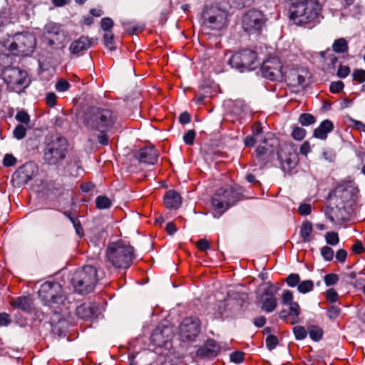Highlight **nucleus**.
<instances>
[{
  "instance_id": "8",
  "label": "nucleus",
  "mask_w": 365,
  "mask_h": 365,
  "mask_svg": "<svg viewBox=\"0 0 365 365\" xmlns=\"http://www.w3.org/2000/svg\"><path fill=\"white\" fill-rule=\"evenodd\" d=\"M4 82L14 91L19 93L26 88L30 80L26 71L16 67H6L2 73Z\"/></svg>"
},
{
  "instance_id": "26",
  "label": "nucleus",
  "mask_w": 365,
  "mask_h": 365,
  "mask_svg": "<svg viewBox=\"0 0 365 365\" xmlns=\"http://www.w3.org/2000/svg\"><path fill=\"white\" fill-rule=\"evenodd\" d=\"M284 76L285 79L293 86L302 85L305 81L304 77L297 71H292L287 76L286 74Z\"/></svg>"
},
{
  "instance_id": "57",
  "label": "nucleus",
  "mask_w": 365,
  "mask_h": 365,
  "mask_svg": "<svg viewBox=\"0 0 365 365\" xmlns=\"http://www.w3.org/2000/svg\"><path fill=\"white\" fill-rule=\"evenodd\" d=\"M197 248L201 251H205L210 248V242L205 239H201L197 242Z\"/></svg>"
},
{
  "instance_id": "31",
  "label": "nucleus",
  "mask_w": 365,
  "mask_h": 365,
  "mask_svg": "<svg viewBox=\"0 0 365 365\" xmlns=\"http://www.w3.org/2000/svg\"><path fill=\"white\" fill-rule=\"evenodd\" d=\"M299 122L303 126L311 125L316 122L315 117L309 113H302L299 117Z\"/></svg>"
},
{
  "instance_id": "42",
  "label": "nucleus",
  "mask_w": 365,
  "mask_h": 365,
  "mask_svg": "<svg viewBox=\"0 0 365 365\" xmlns=\"http://www.w3.org/2000/svg\"><path fill=\"white\" fill-rule=\"evenodd\" d=\"M353 79L359 83L365 82V70L356 69L352 73Z\"/></svg>"
},
{
  "instance_id": "45",
  "label": "nucleus",
  "mask_w": 365,
  "mask_h": 365,
  "mask_svg": "<svg viewBox=\"0 0 365 365\" xmlns=\"http://www.w3.org/2000/svg\"><path fill=\"white\" fill-rule=\"evenodd\" d=\"M55 87L58 92H64L69 89L71 85L67 81L61 79L56 83Z\"/></svg>"
},
{
  "instance_id": "4",
  "label": "nucleus",
  "mask_w": 365,
  "mask_h": 365,
  "mask_svg": "<svg viewBox=\"0 0 365 365\" xmlns=\"http://www.w3.org/2000/svg\"><path fill=\"white\" fill-rule=\"evenodd\" d=\"M71 281L76 292L80 294L89 293L97 283V270L91 265L84 266L74 272Z\"/></svg>"
},
{
  "instance_id": "20",
  "label": "nucleus",
  "mask_w": 365,
  "mask_h": 365,
  "mask_svg": "<svg viewBox=\"0 0 365 365\" xmlns=\"http://www.w3.org/2000/svg\"><path fill=\"white\" fill-rule=\"evenodd\" d=\"M91 45V39L87 36H82L78 39L71 43L69 46V50L72 54H78L89 48Z\"/></svg>"
},
{
  "instance_id": "47",
  "label": "nucleus",
  "mask_w": 365,
  "mask_h": 365,
  "mask_svg": "<svg viewBox=\"0 0 365 365\" xmlns=\"http://www.w3.org/2000/svg\"><path fill=\"white\" fill-rule=\"evenodd\" d=\"M230 361L235 364H240L244 360V353L241 351H235L230 354Z\"/></svg>"
},
{
  "instance_id": "5",
  "label": "nucleus",
  "mask_w": 365,
  "mask_h": 365,
  "mask_svg": "<svg viewBox=\"0 0 365 365\" xmlns=\"http://www.w3.org/2000/svg\"><path fill=\"white\" fill-rule=\"evenodd\" d=\"M38 296L45 305L53 309L60 308V306L64 305L66 302V297L63 294L61 286L56 282L43 283L38 290Z\"/></svg>"
},
{
  "instance_id": "43",
  "label": "nucleus",
  "mask_w": 365,
  "mask_h": 365,
  "mask_svg": "<svg viewBox=\"0 0 365 365\" xmlns=\"http://www.w3.org/2000/svg\"><path fill=\"white\" fill-rule=\"evenodd\" d=\"M26 133V128L23 125H18L14 130V136L18 139H23Z\"/></svg>"
},
{
  "instance_id": "7",
  "label": "nucleus",
  "mask_w": 365,
  "mask_h": 365,
  "mask_svg": "<svg viewBox=\"0 0 365 365\" xmlns=\"http://www.w3.org/2000/svg\"><path fill=\"white\" fill-rule=\"evenodd\" d=\"M67 140L65 138L58 136L48 142L44 150L43 159L49 165H56L66 157Z\"/></svg>"
},
{
  "instance_id": "14",
  "label": "nucleus",
  "mask_w": 365,
  "mask_h": 365,
  "mask_svg": "<svg viewBox=\"0 0 365 365\" xmlns=\"http://www.w3.org/2000/svg\"><path fill=\"white\" fill-rule=\"evenodd\" d=\"M200 322L196 317H186L180 326V333L182 339L194 340L200 334Z\"/></svg>"
},
{
  "instance_id": "6",
  "label": "nucleus",
  "mask_w": 365,
  "mask_h": 365,
  "mask_svg": "<svg viewBox=\"0 0 365 365\" xmlns=\"http://www.w3.org/2000/svg\"><path fill=\"white\" fill-rule=\"evenodd\" d=\"M239 193L232 187L219 189L212 196L211 205L214 217H220L230 206L235 204Z\"/></svg>"
},
{
  "instance_id": "15",
  "label": "nucleus",
  "mask_w": 365,
  "mask_h": 365,
  "mask_svg": "<svg viewBox=\"0 0 365 365\" xmlns=\"http://www.w3.org/2000/svg\"><path fill=\"white\" fill-rule=\"evenodd\" d=\"M45 33L48 35L49 43L63 44L66 38V32L61 29L58 24L50 22L45 26Z\"/></svg>"
},
{
  "instance_id": "33",
  "label": "nucleus",
  "mask_w": 365,
  "mask_h": 365,
  "mask_svg": "<svg viewBox=\"0 0 365 365\" xmlns=\"http://www.w3.org/2000/svg\"><path fill=\"white\" fill-rule=\"evenodd\" d=\"M314 288V282L312 280H304L300 282L297 287V290L302 294H306L312 291Z\"/></svg>"
},
{
  "instance_id": "59",
  "label": "nucleus",
  "mask_w": 365,
  "mask_h": 365,
  "mask_svg": "<svg viewBox=\"0 0 365 365\" xmlns=\"http://www.w3.org/2000/svg\"><path fill=\"white\" fill-rule=\"evenodd\" d=\"M347 257V252L344 249H340L336 252V259L341 263L345 262Z\"/></svg>"
},
{
  "instance_id": "56",
  "label": "nucleus",
  "mask_w": 365,
  "mask_h": 365,
  "mask_svg": "<svg viewBox=\"0 0 365 365\" xmlns=\"http://www.w3.org/2000/svg\"><path fill=\"white\" fill-rule=\"evenodd\" d=\"M350 73V68L347 66H339L338 71H337V76L339 78H345Z\"/></svg>"
},
{
  "instance_id": "30",
  "label": "nucleus",
  "mask_w": 365,
  "mask_h": 365,
  "mask_svg": "<svg viewBox=\"0 0 365 365\" xmlns=\"http://www.w3.org/2000/svg\"><path fill=\"white\" fill-rule=\"evenodd\" d=\"M96 204L100 210L108 209L112 205V200L106 196L99 195L96 199Z\"/></svg>"
},
{
  "instance_id": "32",
  "label": "nucleus",
  "mask_w": 365,
  "mask_h": 365,
  "mask_svg": "<svg viewBox=\"0 0 365 365\" xmlns=\"http://www.w3.org/2000/svg\"><path fill=\"white\" fill-rule=\"evenodd\" d=\"M308 331L309 337L315 341H319L323 335L322 329L317 326L310 327Z\"/></svg>"
},
{
  "instance_id": "10",
  "label": "nucleus",
  "mask_w": 365,
  "mask_h": 365,
  "mask_svg": "<svg viewBox=\"0 0 365 365\" xmlns=\"http://www.w3.org/2000/svg\"><path fill=\"white\" fill-rule=\"evenodd\" d=\"M263 76L271 81H282L285 75L283 65L277 57H270L266 59L261 67Z\"/></svg>"
},
{
  "instance_id": "29",
  "label": "nucleus",
  "mask_w": 365,
  "mask_h": 365,
  "mask_svg": "<svg viewBox=\"0 0 365 365\" xmlns=\"http://www.w3.org/2000/svg\"><path fill=\"white\" fill-rule=\"evenodd\" d=\"M76 315L83 319H86L91 317L93 312L90 307L86 304H82L76 308Z\"/></svg>"
},
{
  "instance_id": "39",
  "label": "nucleus",
  "mask_w": 365,
  "mask_h": 365,
  "mask_svg": "<svg viewBox=\"0 0 365 365\" xmlns=\"http://www.w3.org/2000/svg\"><path fill=\"white\" fill-rule=\"evenodd\" d=\"M293 298V293L290 290L285 289L283 291L282 294V304L284 305H289L294 302Z\"/></svg>"
},
{
  "instance_id": "64",
  "label": "nucleus",
  "mask_w": 365,
  "mask_h": 365,
  "mask_svg": "<svg viewBox=\"0 0 365 365\" xmlns=\"http://www.w3.org/2000/svg\"><path fill=\"white\" fill-rule=\"evenodd\" d=\"M179 121L181 124H187L190 121V116L188 113L184 112L179 116Z\"/></svg>"
},
{
  "instance_id": "27",
  "label": "nucleus",
  "mask_w": 365,
  "mask_h": 365,
  "mask_svg": "<svg viewBox=\"0 0 365 365\" xmlns=\"http://www.w3.org/2000/svg\"><path fill=\"white\" fill-rule=\"evenodd\" d=\"M349 46L346 40L340 38L334 41L332 44V49L335 53H343L348 51Z\"/></svg>"
},
{
  "instance_id": "21",
  "label": "nucleus",
  "mask_w": 365,
  "mask_h": 365,
  "mask_svg": "<svg viewBox=\"0 0 365 365\" xmlns=\"http://www.w3.org/2000/svg\"><path fill=\"white\" fill-rule=\"evenodd\" d=\"M333 129V123L329 120H324L314 130V136L321 140H325L327 138V134L332 131Z\"/></svg>"
},
{
  "instance_id": "55",
  "label": "nucleus",
  "mask_w": 365,
  "mask_h": 365,
  "mask_svg": "<svg viewBox=\"0 0 365 365\" xmlns=\"http://www.w3.org/2000/svg\"><path fill=\"white\" fill-rule=\"evenodd\" d=\"M56 95L54 93L51 92L46 95V102L48 106L53 107L56 105Z\"/></svg>"
},
{
  "instance_id": "34",
  "label": "nucleus",
  "mask_w": 365,
  "mask_h": 365,
  "mask_svg": "<svg viewBox=\"0 0 365 365\" xmlns=\"http://www.w3.org/2000/svg\"><path fill=\"white\" fill-rule=\"evenodd\" d=\"M165 331H168V329L165 330H161L159 328L156 329L151 336L153 341L158 345L165 343L168 340V339H165L163 336Z\"/></svg>"
},
{
  "instance_id": "28",
  "label": "nucleus",
  "mask_w": 365,
  "mask_h": 365,
  "mask_svg": "<svg viewBox=\"0 0 365 365\" xmlns=\"http://www.w3.org/2000/svg\"><path fill=\"white\" fill-rule=\"evenodd\" d=\"M289 316L292 317L290 324H295L299 322V316L300 314V307L299 304L294 302L289 304Z\"/></svg>"
},
{
  "instance_id": "62",
  "label": "nucleus",
  "mask_w": 365,
  "mask_h": 365,
  "mask_svg": "<svg viewBox=\"0 0 365 365\" xmlns=\"http://www.w3.org/2000/svg\"><path fill=\"white\" fill-rule=\"evenodd\" d=\"M326 215L328 216L329 220L331 222L339 223L341 222H344L346 220V218L343 216H341V217H338L336 215L334 216L332 214H329L328 212H326Z\"/></svg>"
},
{
  "instance_id": "12",
  "label": "nucleus",
  "mask_w": 365,
  "mask_h": 365,
  "mask_svg": "<svg viewBox=\"0 0 365 365\" xmlns=\"http://www.w3.org/2000/svg\"><path fill=\"white\" fill-rule=\"evenodd\" d=\"M36 43V39L30 33H19L14 35L11 43L10 50H18L21 53L32 51Z\"/></svg>"
},
{
  "instance_id": "22",
  "label": "nucleus",
  "mask_w": 365,
  "mask_h": 365,
  "mask_svg": "<svg viewBox=\"0 0 365 365\" xmlns=\"http://www.w3.org/2000/svg\"><path fill=\"white\" fill-rule=\"evenodd\" d=\"M181 202L180 195L174 190H169L164 197V203L168 209H177Z\"/></svg>"
},
{
  "instance_id": "41",
  "label": "nucleus",
  "mask_w": 365,
  "mask_h": 365,
  "mask_svg": "<svg viewBox=\"0 0 365 365\" xmlns=\"http://www.w3.org/2000/svg\"><path fill=\"white\" fill-rule=\"evenodd\" d=\"M105 45L107 48H108L110 51L115 49V46L113 45V35L110 31L106 32L103 36Z\"/></svg>"
},
{
  "instance_id": "38",
  "label": "nucleus",
  "mask_w": 365,
  "mask_h": 365,
  "mask_svg": "<svg viewBox=\"0 0 365 365\" xmlns=\"http://www.w3.org/2000/svg\"><path fill=\"white\" fill-rule=\"evenodd\" d=\"M306 135L305 129L296 126L293 128L292 136L297 140H302L304 139Z\"/></svg>"
},
{
  "instance_id": "50",
  "label": "nucleus",
  "mask_w": 365,
  "mask_h": 365,
  "mask_svg": "<svg viewBox=\"0 0 365 365\" xmlns=\"http://www.w3.org/2000/svg\"><path fill=\"white\" fill-rule=\"evenodd\" d=\"M338 280L339 277L336 274H328L324 276V282L327 286L335 284Z\"/></svg>"
},
{
  "instance_id": "3",
  "label": "nucleus",
  "mask_w": 365,
  "mask_h": 365,
  "mask_svg": "<svg viewBox=\"0 0 365 365\" xmlns=\"http://www.w3.org/2000/svg\"><path fill=\"white\" fill-rule=\"evenodd\" d=\"M108 260L117 268H128L134 257L133 247L122 242L111 243L106 251Z\"/></svg>"
},
{
  "instance_id": "25",
  "label": "nucleus",
  "mask_w": 365,
  "mask_h": 365,
  "mask_svg": "<svg viewBox=\"0 0 365 365\" xmlns=\"http://www.w3.org/2000/svg\"><path fill=\"white\" fill-rule=\"evenodd\" d=\"M36 167L33 164H26L19 168L17 173L19 176L26 181L32 178Z\"/></svg>"
},
{
  "instance_id": "23",
  "label": "nucleus",
  "mask_w": 365,
  "mask_h": 365,
  "mask_svg": "<svg viewBox=\"0 0 365 365\" xmlns=\"http://www.w3.org/2000/svg\"><path fill=\"white\" fill-rule=\"evenodd\" d=\"M11 304L13 307L27 312L31 311L33 305L31 299L28 297H17L11 302Z\"/></svg>"
},
{
  "instance_id": "37",
  "label": "nucleus",
  "mask_w": 365,
  "mask_h": 365,
  "mask_svg": "<svg viewBox=\"0 0 365 365\" xmlns=\"http://www.w3.org/2000/svg\"><path fill=\"white\" fill-rule=\"evenodd\" d=\"M327 244L334 246L339 243V239L338 234L334 232H328L325 236Z\"/></svg>"
},
{
  "instance_id": "61",
  "label": "nucleus",
  "mask_w": 365,
  "mask_h": 365,
  "mask_svg": "<svg viewBox=\"0 0 365 365\" xmlns=\"http://www.w3.org/2000/svg\"><path fill=\"white\" fill-rule=\"evenodd\" d=\"M353 252L356 254H361L364 252L362 242L360 240H357L352 247Z\"/></svg>"
},
{
  "instance_id": "18",
  "label": "nucleus",
  "mask_w": 365,
  "mask_h": 365,
  "mask_svg": "<svg viewBox=\"0 0 365 365\" xmlns=\"http://www.w3.org/2000/svg\"><path fill=\"white\" fill-rule=\"evenodd\" d=\"M220 350V346L215 340L208 339L205 344L197 350V355L212 358L217 356Z\"/></svg>"
},
{
  "instance_id": "44",
  "label": "nucleus",
  "mask_w": 365,
  "mask_h": 365,
  "mask_svg": "<svg viewBox=\"0 0 365 365\" xmlns=\"http://www.w3.org/2000/svg\"><path fill=\"white\" fill-rule=\"evenodd\" d=\"M278 344V339L274 335H269L266 339V346L269 350L274 349Z\"/></svg>"
},
{
  "instance_id": "36",
  "label": "nucleus",
  "mask_w": 365,
  "mask_h": 365,
  "mask_svg": "<svg viewBox=\"0 0 365 365\" xmlns=\"http://www.w3.org/2000/svg\"><path fill=\"white\" fill-rule=\"evenodd\" d=\"M287 285L290 287H298L300 283V277L298 274H290L286 279Z\"/></svg>"
},
{
  "instance_id": "51",
  "label": "nucleus",
  "mask_w": 365,
  "mask_h": 365,
  "mask_svg": "<svg viewBox=\"0 0 365 365\" xmlns=\"http://www.w3.org/2000/svg\"><path fill=\"white\" fill-rule=\"evenodd\" d=\"M16 158L12 155L11 154H6L4 160H3V164L6 167H10L13 166L16 164Z\"/></svg>"
},
{
  "instance_id": "46",
  "label": "nucleus",
  "mask_w": 365,
  "mask_h": 365,
  "mask_svg": "<svg viewBox=\"0 0 365 365\" xmlns=\"http://www.w3.org/2000/svg\"><path fill=\"white\" fill-rule=\"evenodd\" d=\"M16 119L18 121L21 122V123H24L26 125L29 124V123L30 121L29 115L24 110L19 111L16 113Z\"/></svg>"
},
{
  "instance_id": "1",
  "label": "nucleus",
  "mask_w": 365,
  "mask_h": 365,
  "mask_svg": "<svg viewBox=\"0 0 365 365\" xmlns=\"http://www.w3.org/2000/svg\"><path fill=\"white\" fill-rule=\"evenodd\" d=\"M322 6L317 0L293 3L289 9V18L297 25L319 22Z\"/></svg>"
},
{
  "instance_id": "13",
  "label": "nucleus",
  "mask_w": 365,
  "mask_h": 365,
  "mask_svg": "<svg viewBox=\"0 0 365 365\" xmlns=\"http://www.w3.org/2000/svg\"><path fill=\"white\" fill-rule=\"evenodd\" d=\"M264 24L263 14L259 10H250L247 11L242 20V26L247 32L259 31Z\"/></svg>"
},
{
  "instance_id": "16",
  "label": "nucleus",
  "mask_w": 365,
  "mask_h": 365,
  "mask_svg": "<svg viewBox=\"0 0 365 365\" xmlns=\"http://www.w3.org/2000/svg\"><path fill=\"white\" fill-rule=\"evenodd\" d=\"M277 289L272 284H269L264 290L262 297V311L270 313L272 312L277 307V298L275 294Z\"/></svg>"
},
{
  "instance_id": "49",
  "label": "nucleus",
  "mask_w": 365,
  "mask_h": 365,
  "mask_svg": "<svg viewBox=\"0 0 365 365\" xmlns=\"http://www.w3.org/2000/svg\"><path fill=\"white\" fill-rule=\"evenodd\" d=\"M113 26V20L108 17L102 19L101 20V28L106 32L110 31V29Z\"/></svg>"
},
{
  "instance_id": "63",
  "label": "nucleus",
  "mask_w": 365,
  "mask_h": 365,
  "mask_svg": "<svg viewBox=\"0 0 365 365\" xmlns=\"http://www.w3.org/2000/svg\"><path fill=\"white\" fill-rule=\"evenodd\" d=\"M9 315L6 313L0 314V326H6L10 323Z\"/></svg>"
},
{
  "instance_id": "19",
  "label": "nucleus",
  "mask_w": 365,
  "mask_h": 365,
  "mask_svg": "<svg viewBox=\"0 0 365 365\" xmlns=\"http://www.w3.org/2000/svg\"><path fill=\"white\" fill-rule=\"evenodd\" d=\"M51 325L53 333L61 336L68 328V322L61 317V314L55 311L53 316L51 319Z\"/></svg>"
},
{
  "instance_id": "2",
  "label": "nucleus",
  "mask_w": 365,
  "mask_h": 365,
  "mask_svg": "<svg viewBox=\"0 0 365 365\" xmlns=\"http://www.w3.org/2000/svg\"><path fill=\"white\" fill-rule=\"evenodd\" d=\"M116 120L110 110L91 108L86 114L85 125L90 130L104 133L113 127Z\"/></svg>"
},
{
  "instance_id": "60",
  "label": "nucleus",
  "mask_w": 365,
  "mask_h": 365,
  "mask_svg": "<svg viewBox=\"0 0 365 365\" xmlns=\"http://www.w3.org/2000/svg\"><path fill=\"white\" fill-rule=\"evenodd\" d=\"M327 298L331 302H335L338 299V294L334 289H329L327 292Z\"/></svg>"
},
{
  "instance_id": "24",
  "label": "nucleus",
  "mask_w": 365,
  "mask_h": 365,
  "mask_svg": "<svg viewBox=\"0 0 365 365\" xmlns=\"http://www.w3.org/2000/svg\"><path fill=\"white\" fill-rule=\"evenodd\" d=\"M313 227L312 224L309 221L302 223L300 227V237L303 242H309L312 240Z\"/></svg>"
},
{
  "instance_id": "40",
  "label": "nucleus",
  "mask_w": 365,
  "mask_h": 365,
  "mask_svg": "<svg viewBox=\"0 0 365 365\" xmlns=\"http://www.w3.org/2000/svg\"><path fill=\"white\" fill-rule=\"evenodd\" d=\"M321 255L326 261H331L334 257V250L328 246H324L321 249Z\"/></svg>"
},
{
  "instance_id": "17",
  "label": "nucleus",
  "mask_w": 365,
  "mask_h": 365,
  "mask_svg": "<svg viewBox=\"0 0 365 365\" xmlns=\"http://www.w3.org/2000/svg\"><path fill=\"white\" fill-rule=\"evenodd\" d=\"M158 153L153 147H145L140 150L137 153V158L140 163L154 165L158 158Z\"/></svg>"
},
{
  "instance_id": "48",
  "label": "nucleus",
  "mask_w": 365,
  "mask_h": 365,
  "mask_svg": "<svg viewBox=\"0 0 365 365\" xmlns=\"http://www.w3.org/2000/svg\"><path fill=\"white\" fill-rule=\"evenodd\" d=\"M195 137V131L189 130L183 136V140L187 145H192Z\"/></svg>"
},
{
  "instance_id": "54",
  "label": "nucleus",
  "mask_w": 365,
  "mask_h": 365,
  "mask_svg": "<svg viewBox=\"0 0 365 365\" xmlns=\"http://www.w3.org/2000/svg\"><path fill=\"white\" fill-rule=\"evenodd\" d=\"M311 211L312 207L309 204H301L298 208L299 213L304 216L309 215L311 213Z\"/></svg>"
},
{
  "instance_id": "11",
  "label": "nucleus",
  "mask_w": 365,
  "mask_h": 365,
  "mask_svg": "<svg viewBox=\"0 0 365 365\" xmlns=\"http://www.w3.org/2000/svg\"><path fill=\"white\" fill-rule=\"evenodd\" d=\"M204 24L212 29H222L227 19L226 12L218 7L207 8L203 13Z\"/></svg>"
},
{
  "instance_id": "35",
  "label": "nucleus",
  "mask_w": 365,
  "mask_h": 365,
  "mask_svg": "<svg viewBox=\"0 0 365 365\" xmlns=\"http://www.w3.org/2000/svg\"><path fill=\"white\" fill-rule=\"evenodd\" d=\"M293 332L297 340H303L307 335V331L302 326H296L293 328Z\"/></svg>"
},
{
  "instance_id": "52",
  "label": "nucleus",
  "mask_w": 365,
  "mask_h": 365,
  "mask_svg": "<svg viewBox=\"0 0 365 365\" xmlns=\"http://www.w3.org/2000/svg\"><path fill=\"white\" fill-rule=\"evenodd\" d=\"M344 88V83L342 81L332 82L330 84L329 89L333 93H337L340 92Z\"/></svg>"
},
{
  "instance_id": "53",
  "label": "nucleus",
  "mask_w": 365,
  "mask_h": 365,
  "mask_svg": "<svg viewBox=\"0 0 365 365\" xmlns=\"http://www.w3.org/2000/svg\"><path fill=\"white\" fill-rule=\"evenodd\" d=\"M341 309L336 306H331L327 312L328 317L331 319H336L340 314Z\"/></svg>"
},
{
  "instance_id": "9",
  "label": "nucleus",
  "mask_w": 365,
  "mask_h": 365,
  "mask_svg": "<svg viewBox=\"0 0 365 365\" xmlns=\"http://www.w3.org/2000/svg\"><path fill=\"white\" fill-rule=\"evenodd\" d=\"M230 65L241 72L255 69L258 63L257 53L250 49H244L234 53L229 60Z\"/></svg>"
},
{
  "instance_id": "58",
  "label": "nucleus",
  "mask_w": 365,
  "mask_h": 365,
  "mask_svg": "<svg viewBox=\"0 0 365 365\" xmlns=\"http://www.w3.org/2000/svg\"><path fill=\"white\" fill-rule=\"evenodd\" d=\"M69 219L71 220V222H72L75 230H76V234L78 235V236H81L82 235V232H83V229L81 227V225L80 224V222L76 220V219H74L71 217H69Z\"/></svg>"
}]
</instances>
